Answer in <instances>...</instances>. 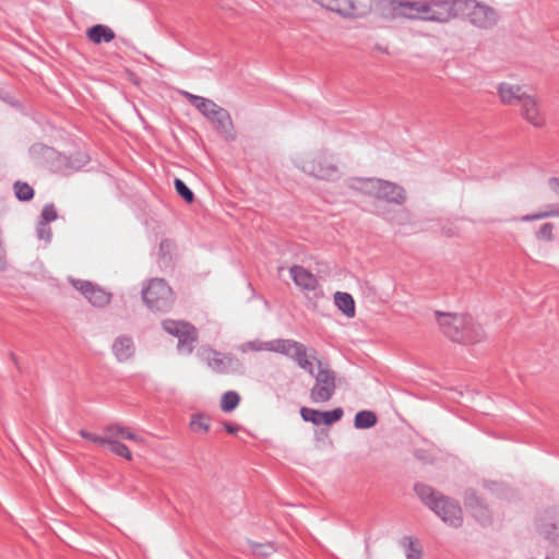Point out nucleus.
<instances>
[{
    "instance_id": "32",
    "label": "nucleus",
    "mask_w": 559,
    "mask_h": 559,
    "mask_svg": "<svg viewBox=\"0 0 559 559\" xmlns=\"http://www.w3.org/2000/svg\"><path fill=\"white\" fill-rule=\"evenodd\" d=\"M190 429L194 432H207L210 429L209 418L203 414L192 415Z\"/></svg>"
},
{
    "instance_id": "42",
    "label": "nucleus",
    "mask_w": 559,
    "mask_h": 559,
    "mask_svg": "<svg viewBox=\"0 0 559 559\" xmlns=\"http://www.w3.org/2000/svg\"><path fill=\"white\" fill-rule=\"evenodd\" d=\"M218 111H227L225 108L221 107V106H216V108L212 111V114H210L206 118L212 122V123H215V121H217V119L221 118V114H218Z\"/></svg>"
},
{
    "instance_id": "31",
    "label": "nucleus",
    "mask_w": 559,
    "mask_h": 559,
    "mask_svg": "<svg viewBox=\"0 0 559 559\" xmlns=\"http://www.w3.org/2000/svg\"><path fill=\"white\" fill-rule=\"evenodd\" d=\"M15 197L20 201H29L34 197V190L33 188L23 181H16L13 186Z\"/></svg>"
},
{
    "instance_id": "38",
    "label": "nucleus",
    "mask_w": 559,
    "mask_h": 559,
    "mask_svg": "<svg viewBox=\"0 0 559 559\" xmlns=\"http://www.w3.org/2000/svg\"><path fill=\"white\" fill-rule=\"evenodd\" d=\"M37 238L43 240L45 243L50 242L52 237V230L46 222H39L36 228Z\"/></svg>"
},
{
    "instance_id": "12",
    "label": "nucleus",
    "mask_w": 559,
    "mask_h": 559,
    "mask_svg": "<svg viewBox=\"0 0 559 559\" xmlns=\"http://www.w3.org/2000/svg\"><path fill=\"white\" fill-rule=\"evenodd\" d=\"M321 7L343 17L358 19L365 16L370 7L358 0H313Z\"/></svg>"
},
{
    "instance_id": "33",
    "label": "nucleus",
    "mask_w": 559,
    "mask_h": 559,
    "mask_svg": "<svg viewBox=\"0 0 559 559\" xmlns=\"http://www.w3.org/2000/svg\"><path fill=\"white\" fill-rule=\"evenodd\" d=\"M344 415L341 407L328 412H321V425L331 426L338 421Z\"/></svg>"
},
{
    "instance_id": "5",
    "label": "nucleus",
    "mask_w": 559,
    "mask_h": 559,
    "mask_svg": "<svg viewBox=\"0 0 559 559\" xmlns=\"http://www.w3.org/2000/svg\"><path fill=\"white\" fill-rule=\"evenodd\" d=\"M360 191L377 200L394 205H403L407 201L406 190L389 180L366 178L360 180Z\"/></svg>"
},
{
    "instance_id": "15",
    "label": "nucleus",
    "mask_w": 559,
    "mask_h": 559,
    "mask_svg": "<svg viewBox=\"0 0 559 559\" xmlns=\"http://www.w3.org/2000/svg\"><path fill=\"white\" fill-rule=\"evenodd\" d=\"M423 0H389L388 11L392 19L421 20Z\"/></svg>"
},
{
    "instance_id": "10",
    "label": "nucleus",
    "mask_w": 559,
    "mask_h": 559,
    "mask_svg": "<svg viewBox=\"0 0 559 559\" xmlns=\"http://www.w3.org/2000/svg\"><path fill=\"white\" fill-rule=\"evenodd\" d=\"M163 329L178 338V349L180 352L190 354L194 348V344L198 341L197 329L185 321L176 320H164L162 322Z\"/></svg>"
},
{
    "instance_id": "14",
    "label": "nucleus",
    "mask_w": 559,
    "mask_h": 559,
    "mask_svg": "<svg viewBox=\"0 0 559 559\" xmlns=\"http://www.w3.org/2000/svg\"><path fill=\"white\" fill-rule=\"evenodd\" d=\"M536 532L546 540L559 546V508L547 510L538 516Z\"/></svg>"
},
{
    "instance_id": "24",
    "label": "nucleus",
    "mask_w": 559,
    "mask_h": 559,
    "mask_svg": "<svg viewBox=\"0 0 559 559\" xmlns=\"http://www.w3.org/2000/svg\"><path fill=\"white\" fill-rule=\"evenodd\" d=\"M334 302L336 307L347 317H355V301L348 293L337 292L334 295Z\"/></svg>"
},
{
    "instance_id": "21",
    "label": "nucleus",
    "mask_w": 559,
    "mask_h": 559,
    "mask_svg": "<svg viewBox=\"0 0 559 559\" xmlns=\"http://www.w3.org/2000/svg\"><path fill=\"white\" fill-rule=\"evenodd\" d=\"M87 38L94 44L109 43L115 38V32L107 25L96 24L86 32Z\"/></svg>"
},
{
    "instance_id": "26",
    "label": "nucleus",
    "mask_w": 559,
    "mask_h": 559,
    "mask_svg": "<svg viewBox=\"0 0 559 559\" xmlns=\"http://www.w3.org/2000/svg\"><path fill=\"white\" fill-rule=\"evenodd\" d=\"M401 545L405 548L406 559H423V549L418 542L413 537H403Z\"/></svg>"
},
{
    "instance_id": "37",
    "label": "nucleus",
    "mask_w": 559,
    "mask_h": 559,
    "mask_svg": "<svg viewBox=\"0 0 559 559\" xmlns=\"http://www.w3.org/2000/svg\"><path fill=\"white\" fill-rule=\"evenodd\" d=\"M175 189L177 193L188 203H191L193 201V192L187 187V185L181 179H175Z\"/></svg>"
},
{
    "instance_id": "16",
    "label": "nucleus",
    "mask_w": 559,
    "mask_h": 559,
    "mask_svg": "<svg viewBox=\"0 0 559 559\" xmlns=\"http://www.w3.org/2000/svg\"><path fill=\"white\" fill-rule=\"evenodd\" d=\"M521 105L522 117L532 126L540 128L545 124V117L540 109L539 102L533 95L523 98Z\"/></svg>"
},
{
    "instance_id": "13",
    "label": "nucleus",
    "mask_w": 559,
    "mask_h": 559,
    "mask_svg": "<svg viewBox=\"0 0 559 559\" xmlns=\"http://www.w3.org/2000/svg\"><path fill=\"white\" fill-rule=\"evenodd\" d=\"M69 281L94 307H106L111 300V294L109 292L92 282L75 278H70Z\"/></svg>"
},
{
    "instance_id": "27",
    "label": "nucleus",
    "mask_w": 559,
    "mask_h": 559,
    "mask_svg": "<svg viewBox=\"0 0 559 559\" xmlns=\"http://www.w3.org/2000/svg\"><path fill=\"white\" fill-rule=\"evenodd\" d=\"M112 431H114V440H116L117 442H121V440H131L136 443L144 442V439L141 436L133 433L132 431H130L129 428L122 427L118 424H114Z\"/></svg>"
},
{
    "instance_id": "29",
    "label": "nucleus",
    "mask_w": 559,
    "mask_h": 559,
    "mask_svg": "<svg viewBox=\"0 0 559 559\" xmlns=\"http://www.w3.org/2000/svg\"><path fill=\"white\" fill-rule=\"evenodd\" d=\"M547 217H559V205H548L546 211L527 214L521 217L522 222H533Z\"/></svg>"
},
{
    "instance_id": "4",
    "label": "nucleus",
    "mask_w": 559,
    "mask_h": 559,
    "mask_svg": "<svg viewBox=\"0 0 559 559\" xmlns=\"http://www.w3.org/2000/svg\"><path fill=\"white\" fill-rule=\"evenodd\" d=\"M296 166L305 174L320 180H333L340 175L336 163L325 151H317L298 157Z\"/></svg>"
},
{
    "instance_id": "11",
    "label": "nucleus",
    "mask_w": 559,
    "mask_h": 559,
    "mask_svg": "<svg viewBox=\"0 0 559 559\" xmlns=\"http://www.w3.org/2000/svg\"><path fill=\"white\" fill-rule=\"evenodd\" d=\"M112 430H114V424L104 427L102 436L91 433L84 429H81L79 431V435L83 439H86L97 445H100V447L107 445L109 448V450L117 456H120L128 461H131L132 460L131 451L123 443L117 442L116 440H114V431Z\"/></svg>"
},
{
    "instance_id": "1",
    "label": "nucleus",
    "mask_w": 559,
    "mask_h": 559,
    "mask_svg": "<svg viewBox=\"0 0 559 559\" xmlns=\"http://www.w3.org/2000/svg\"><path fill=\"white\" fill-rule=\"evenodd\" d=\"M240 350L242 353L248 350L280 353L294 360L300 369L308 373H313L311 359H316V349L308 348L306 345L295 340L277 338L267 342L255 340L243 343L240 346Z\"/></svg>"
},
{
    "instance_id": "44",
    "label": "nucleus",
    "mask_w": 559,
    "mask_h": 559,
    "mask_svg": "<svg viewBox=\"0 0 559 559\" xmlns=\"http://www.w3.org/2000/svg\"><path fill=\"white\" fill-rule=\"evenodd\" d=\"M225 429H226V431H227L228 433L234 435V433H236V432L238 431V429H239V428H238L237 426H235V425L226 424V425H225Z\"/></svg>"
},
{
    "instance_id": "34",
    "label": "nucleus",
    "mask_w": 559,
    "mask_h": 559,
    "mask_svg": "<svg viewBox=\"0 0 559 559\" xmlns=\"http://www.w3.org/2000/svg\"><path fill=\"white\" fill-rule=\"evenodd\" d=\"M555 224L545 223L536 231V238L539 241L550 242L555 239L554 237Z\"/></svg>"
},
{
    "instance_id": "30",
    "label": "nucleus",
    "mask_w": 559,
    "mask_h": 559,
    "mask_svg": "<svg viewBox=\"0 0 559 559\" xmlns=\"http://www.w3.org/2000/svg\"><path fill=\"white\" fill-rule=\"evenodd\" d=\"M239 402H240V396L237 392H235V391L225 392L221 400V408L224 412L229 413L238 406Z\"/></svg>"
},
{
    "instance_id": "2",
    "label": "nucleus",
    "mask_w": 559,
    "mask_h": 559,
    "mask_svg": "<svg viewBox=\"0 0 559 559\" xmlns=\"http://www.w3.org/2000/svg\"><path fill=\"white\" fill-rule=\"evenodd\" d=\"M443 333L454 342L474 344L485 338L483 328L468 314L437 312Z\"/></svg>"
},
{
    "instance_id": "35",
    "label": "nucleus",
    "mask_w": 559,
    "mask_h": 559,
    "mask_svg": "<svg viewBox=\"0 0 559 559\" xmlns=\"http://www.w3.org/2000/svg\"><path fill=\"white\" fill-rule=\"evenodd\" d=\"M321 412L310 407H301L300 415L305 421H310L316 426L321 425Z\"/></svg>"
},
{
    "instance_id": "19",
    "label": "nucleus",
    "mask_w": 559,
    "mask_h": 559,
    "mask_svg": "<svg viewBox=\"0 0 559 559\" xmlns=\"http://www.w3.org/2000/svg\"><path fill=\"white\" fill-rule=\"evenodd\" d=\"M498 94L501 102L508 105L521 104L523 98L528 95L522 86L506 82L499 84Z\"/></svg>"
},
{
    "instance_id": "9",
    "label": "nucleus",
    "mask_w": 559,
    "mask_h": 559,
    "mask_svg": "<svg viewBox=\"0 0 559 559\" xmlns=\"http://www.w3.org/2000/svg\"><path fill=\"white\" fill-rule=\"evenodd\" d=\"M456 17V0H423L421 21L448 23Z\"/></svg>"
},
{
    "instance_id": "36",
    "label": "nucleus",
    "mask_w": 559,
    "mask_h": 559,
    "mask_svg": "<svg viewBox=\"0 0 559 559\" xmlns=\"http://www.w3.org/2000/svg\"><path fill=\"white\" fill-rule=\"evenodd\" d=\"M465 504L474 511L475 516L481 515L483 506L474 491H466Z\"/></svg>"
},
{
    "instance_id": "20",
    "label": "nucleus",
    "mask_w": 559,
    "mask_h": 559,
    "mask_svg": "<svg viewBox=\"0 0 559 559\" xmlns=\"http://www.w3.org/2000/svg\"><path fill=\"white\" fill-rule=\"evenodd\" d=\"M111 349L115 357L120 362L131 359L135 353L133 340L127 335H120L116 337Z\"/></svg>"
},
{
    "instance_id": "45",
    "label": "nucleus",
    "mask_w": 559,
    "mask_h": 559,
    "mask_svg": "<svg viewBox=\"0 0 559 559\" xmlns=\"http://www.w3.org/2000/svg\"><path fill=\"white\" fill-rule=\"evenodd\" d=\"M86 162L85 157L83 156L81 159V163L84 164Z\"/></svg>"
},
{
    "instance_id": "7",
    "label": "nucleus",
    "mask_w": 559,
    "mask_h": 559,
    "mask_svg": "<svg viewBox=\"0 0 559 559\" xmlns=\"http://www.w3.org/2000/svg\"><path fill=\"white\" fill-rule=\"evenodd\" d=\"M312 360L314 384L310 390V400L313 403L329 402L336 390V376L333 370L323 365L317 357Z\"/></svg>"
},
{
    "instance_id": "40",
    "label": "nucleus",
    "mask_w": 559,
    "mask_h": 559,
    "mask_svg": "<svg viewBox=\"0 0 559 559\" xmlns=\"http://www.w3.org/2000/svg\"><path fill=\"white\" fill-rule=\"evenodd\" d=\"M174 249V243L170 240H163L159 245V251L164 260H166V254L170 253Z\"/></svg>"
},
{
    "instance_id": "8",
    "label": "nucleus",
    "mask_w": 559,
    "mask_h": 559,
    "mask_svg": "<svg viewBox=\"0 0 559 559\" xmlns=\"http://www.w3.org/2000/svg\"><path fill=\"white\" fill-rule=\"evenodd\" d=\"M465 15L469 22L479 28H490L498 20L496 11L476 0H456V17Z\"/></svg>"
},
{
    "instance_id": "3",
    "label": "nucleus",
    "mask_w": 559,
    "mask_h": 559,
    "mask_svg": "<svg viewBox=\"0 0 559 559\" xmlns=\"http://www.w3.org/2000/svg\"><path fill=\"white\" fill-rule=\"evenodd\" d=\"M415 492L444 523L455 527L462 524L463 513L457 502L424 484L415 485Z\"/></svg>"
},
{
    "instance_id": "22",
    "label": "nucleus",
    "mask_w": 559,
    "mask_h": 559,
    "mask_svg": "<svg viewBox=\"0 0 559 559\" xmlns=\"http://www.w3.org/2000/svg\"><path fill=\"white\" fill-rule=\"evenodd\" d=\"M185 98L193 105L204 117H207L216 108L217 104L212 99L191 94L189 92H182Z\"/></svg>"
},
{
    "instance_id": "6",
    "label": "nucleus",
    "mask_w": 559,
    "mask_h": 559,
    "mask_svg": "<svg viewBox=\"0 0 559 559\" xmlns=\"http://www.w3.org/2000/svg\"><path fill=\"white\" fill-rule=\"evenodd\" d=\"M142 298L154 312H167L175 302V294L164 278H152L143 285Z\"/></svg>"
},
{
    "instance_id": "39",
    "label": "nucleus",
    "mask_w": 559,
    "mask_h": 559,
    "mask_svg": "<svg viewBox=\"0 0 559 559\" xmlns=\"http://www.w3.org/2000/svg\"><path fill=\"white\" fill-rule=\"evenodd\" d=\"M58 217L57 210L52 204H46L41 211V219L40 222H46L49 224L50 222L56 221Z\"/></svg>"
},
{
    "instance_id": "25",
    "label": "nucleus",
    "mask_w": 559,
    "mask_h": 559,
    "mask_svg": "<svg viewBox=\"0 0 559 559\" xmlns=\"http://www.w3.org/2000/svg\"><path fill=\"white\" fill-rule=\"evenodd\" d=\"M377 424V415L371 411H360L356 414L354 426L356 429H368Z\"/></svg>"
},
{
    "instance_id": "23",
    "label": "nucleus",
    "mask_w": 559,
    "mask_h": 559,
    "mask_svg": "<svg viewBox=\"0 0 559 559\" xmlns=\"http://www.w3.org/2000/svg\"><path fill=\"white\" fill-rule=\"evenodd\" d=\"M221 118L213 123L218 133H221L226 140L234 141L236 134L234 131V123L228 111H218Z\"/></svg>"
},
{
    "instance_id": "28",
    "label": "nucleus",
    "mask_w": 559,
    "mask_h": 559,
    "mask_svg": "<svg viewBox=\"0 0 559 559\" xmlns=\"http://www.w3.org/2000/svg\"><path fill=\"white\" fill-rule=\"evenodd\" d=\"M251 552L259 558H266L276 551V547L273 543H254L249 540Z\"/></svg>"
},
{
    "instance_id": "18",
    "label": "nucleus",
    "mask_w": 559,
    "mask_h": 559,
    "mask_svg": "<svg viewBox=\"0 0 559 559\" xmlns=\"http://www.w3.org/2000/svg\"><path fill=\"white\" fill-rule=\"evenodd\" d=\"M292 280L301 289L314 290L318 286L317 277L307 269L300 265H293L289 269Z\"/></svg>"
},
{
    "instance_id": "41",
    "label": "nucleus",
    "mask_w": 559,
    "mask_h": 559,
    "mask_svg": "<svg viewBox=\"0 0 559 559\" xmlns=\"http://www.w3.org/2000/svg\"><path fill=\"white\" fill-rule=\"evenodd\" d=\"M547 187L554 194L559 197V177H550L547 180Z\"/></svg>"
},
{
    "instance_id": "17",
    "label": "nucleus",
    "mask_w": 559,
    "mask_h": 559,
    "mask_svg": "<svg viewBox=\"0 0 559 559\" xmlns=\"http://www.w3.org/2000/svg\"><path fill=\"white\" fill-rule=\"evenodd\" d=\"M200 356L206 361L207 366L217 373L227 372L233 364L230 355H223L210 347L200 349Z\"/></svg>"
},
{
    "instance_id": "43",
    "label": "nucleus",
    "mask_w": 559,
    "mask_h": 559,
    "mask_svg": "<svg viewBox=\"0 0 559 559\" xmlns=\"http://www.w3.org/2000/svg\"><path fill=\"white\" fill-rule=\"evenodd\" d=\"M5 260V249L2 239H0V263L3 264Z\"/></svg>"
}]
</instances>
